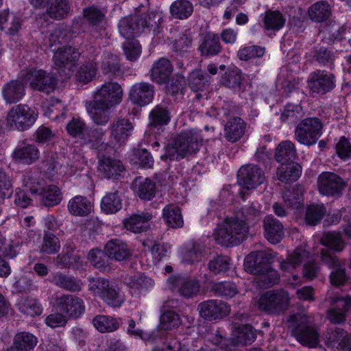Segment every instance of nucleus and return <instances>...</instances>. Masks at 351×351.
<instances>
[{"label":"nucleus","mask_w":351,"mask_h":351,"mask_svg":"<svg viewBox=\"0 0 351 351\" xmlns=\"http://www.w3.org/2000/svg\"><path fill=\"white\" fill-rule=\"evenodd\" d=\"M202 137L197 130H189L174 136L165 147L162 160H179L197 153L202 145Z\"/></svg>","instance_id":"f257e3e1"},{"label":"nucleus","mask_w":351,"mask_h":351,"mask_svg":"<svg viewBox=\"0 0 351 351\" xmlns=\"http://www.w3.org/2000/svg\"><path fill=\"white\" fill-rule=\"evenodd\" d=\"M249 234V226L234 215L226 217L215 230L213 237L216 242L223 246L237 245L243 242Z\"/></svg>","instance_id":"f03ea898"},{"label":"nucleus","mask_w":351,"mask_h":351,"mask_svg":"<svg viewBox=\"0 0 351 351\" xmlns=\"http://www.w3.org/2000/svg\"><path fill=\"white\" fill-rule=\"evenodd\" d=\"M38 114L34 108L26 104L16 105L8 112L6 125L12 130L24 131L35 123Z\"/></svg>","instance_id":"7ed1b4c3"},{"label":"nucleus","mask_w":351,"mask_h":351,"mask_svg":"<svg viewBox=\"0 0 351 351\" xmlns=\"http://www.w3.org/2000/svg\"><path fill=\"white\" fill-rule=\"evenodd\" d=\"M323 123L317 117H310L298 124L295 138L302 145L311 146L316 143L322 135Z\"/></svg>","instance_id":"20e7f679"},{"label":"nucleus","mask_w":351,"mask_h":351,"mask_svg":"<svg viewBox=\"0 0 351 351\" xmlns=\"http://www.w3.org/2000/svg\"><path fill=\"white\" fill-rule=\"evenodd\" d=\"M289 322L298 324L293 332L299 342L311 348L318 344L319 333L314 326L309 325L311 321L308 317L302 314H295L290 317Z\"/></svg>","instance_id":"39448f33"},{"label":"nucleus","mask_w":351,"mask_h":351,"mask_svg":"<svg viewBox=\"0 0 351 351\" xmlns=\"http://www.w3.org/2000/svg\"><path fill=\"white\" fill-rule=\"evenodd\" d=\"M20 77L25 83H29L31 88L49 93L53 90L56 84V80L50 73L43 69H32L27 71H23Z\"/></svg>","instance_id":"423d86ee"},{"label":"nucleus","mask_w":351,"mask_h":351,"mask_svg":"<svg viewBox=\"0 0 351 351\" xmlns=\"http://www.w3.org/2000/svg\"><path fill=\"white\" fill-rule=\"evenodd\" d=\"M123 96V90L119 84L108 82L96 90L92 101L99 105L113 108L121 102Z\"/></svg>","instance_id":"0eeeda50"},{"label":"nucleus","mask_w":351,"mask_h":351,"mask_svg":"<svg viewBox=\"0 0 351 351\" xmlns=\"http://www.w3.org/2000/svg\"><path fill=\"white\" fill-rule=\"evenodd\" d=\"M289 296L285 291H269L259 298L257 305L261 311L270 313H280L287 309Z\"/></svg>","instance_id":"6e6552de"},{"label":"nucleus","mask_w":351,"mask_h":351,"mask_svg":"<svg viewBox=\"0 0 351 351\" xmlns=\"http://www.w3.org/2000/svg\"><path fill=\"white\" fill-rule=\"evenodd\" d=\"M169 289L178 293L185 298L197 295L200 291V284L196 278L182 275H173L167 280Z\"/></svg>","instance_id":"1a4fd4ad"},{"label":"nucleus","mask_w":351,"mask_h":351,"mask_svg":"<svg viewBox=\"0 0 351 351\" xmlns=\"http://www.w3.org/2000/svg\"><path fill=\"white\" fill-rule=\"evenodd\" d=\"M307 86L312 93L324 95L335 88V75L325 70H317L310 74Z\"/></svg>","instance_id":"9d476101"},{"label":"nucleus","mask_w":351,"mask_h":351,"mask_svg":"<svg viewBox=\"0 0 351 351\" xmlns=\"http://www.w3.org/2000/svg\"><path fill=\"white\" fill-rule=\"evenodd\" d=\"M80 56V53L74 47L64 46L58 47L54 51L53 60L56 66L65 72V77H69Z\"/></svg>","instance_id":"9b49d317"},{"label":"nucleus","mask_w":351,"mask_h":351,"mask_svg":"<svg viewBox=\"0 0 351 351\" xmlns=\"http://www.w3.org/2000/svg\"><path fill=\"white\" fill-rule=\"evenodd\" d=\"M55 306L60 311L72 318L80 317L85 311L83 300L73 295L63 294L57 297Z\"/></svg>","instance_id":"f8f14e48"},{"label":"nucleus","mask_w":351,"mask_h":351,"mask_svg":"<svg viewBox=\"0 0 351 351\" xmlns=\"http://www.w3.org/2000/svg\"><path fill=\"white\" fill-rule=\"evenodd\" d=\"M197 311L201 317L212 321L227 316L230 313V307L221 300H208L199 303Z\"/></svg>","instance_id":"ddd939ff"},{"label":"nucleus","mask_w":351,"mask_h":351,"mask_svg":"<svg viewBox=\"0 0 351 351\" xmlns=\"http://www.w3.org/2000/svg\"><path fill=\"white\" fill-rule=\"evenodd\" d=\"M346 186V182L332 172H323L318 177V189L324 195L338 196Z\"/></svg>","instance_id":"4468645a"},{"label":"nucleus","mask_w":351,"mask_h":351,"mask_svg":"<svg viewBox=\"0 0 351 351\" xmlns=\"http://www.w3.org/2000/svg\"><path fill=\"white\" fill-rule=\"evenodd\" d=\"M321 258L324 263L332 269L330 276L331 283L336 286L344 285L348 280L344 268L345 263L324 250L321 251Z\"/></svg>","instance_id":"2eb2a0df"},{"label":"nucleus","mask_w":351,"mask_h":351,"mask_svg":"<svg viewBox=\"0 0 351 351\" xmlns=\"http://www.w3.org/2000/svg\"><path fill=\"white\" fill-rule=\"evenodd\" d=\"M237 176L239 184L247 190L256 188L265 180L263 171L254 165L241 167L238 171Z\"/></svg>","instance_id":"dca6fc26"},{"label":"nucleus","mask_w":351,"mask_h":351,"mask_svg":"<svg viewBox=\"0 0 351 351\" xmlns=\"http://www.w3.org/2000/svg\"><path fill=\"white\" fill-rule=\"evenodd\" d=\"M133 130V125L128 119H119L110 125V142L112 144H125Z\"/></svg>","instance_id":"f3484780"},{"label":"nucleus","mask_w":351,"mask_h":351,"mask_svg":"<svg viewBox=\"0 0 351 351\" xmlns=\"http://www.w3.org/2000/svg\"><path fill=\"white\" fill-rule=\"evenodd\" d=\"M143 19L139 15H131L121 19L119 24L120 34L126 40L140 35L145 29Z\"/></svg>","instance_id":"a211bd4d"},{"label":"nucleus","mask_w":351,"mask_h":351,"mask_svg":"<svg viewBox=\"0 0 351 351\" xmlns=\"http://www.w3.org/2000/svg\"><path fill=\"white\" fill-rule=\"evenodd\" d=\"M154 86L147 82H139L134 84L129 93L132 104L141 106L149 104L154 99Z\"/></svg>","instance_id":"6ab92c4d"},{"label":"nucleus","mask_w":351,"mask_h":351,"mask_svg":"<svg viewBox=\"0 0 351 351\" xmlns=\"http://www.w3.org/2000/svg\"><path fill=\"white\" fill-rule=\"evenodd\" d=\"M25 83L19 77L5 83L2 88V96L7 104H12L20 101L25 95Z\"/></svg>","instance_id":"aec40b11"},{"label":"nucleus","mask_w":351,"mask_h":351,"mask_svg":"<svg viewBox=\"0 0 351 351\" xmlns=\"http://www.w3.org/2000/svg\"><path fill=\"white\" fill-rule=\"evenodd\" d=\"M269 266L267 254L263 251L250 253L245 258L244 267L246 271L257 275Z\"/></svg>","instance_id":"412c9836"},{"label":"nucleus","mask_w":351,"mask_h":351,"mask_svg":"<svg viewBox=\"0 0 351 351\" xmlns=\"http://www.w3.org/2000/svg\"><path fill=\"white\" fill-rule=\"evenodd\" d=\"M205 247L199 242L191 241L180 249V257L183 263L193 264L199 262L204 256Z\"/></svg>","instance_id":"4be33fe9"},{"label":"nucleus","mask_w":351,"mask_h":351,"mask_svg":"<svg viewBox=\"0 0 351 351\" xmlns=\"http://www.w3.org/2000/svg\"><path fill=\"white\" fill-rule=\"evenodd\" d=\"M84 15L91 25V34L95 38L102 36L105 34V28L101 23L104 19V13L98 8L92 6L84 10Z\"/></svg>","instance_id":"5701e85b"},{"label":"nucleus","mask_w":351,"mask_h":351,"mask_svg":"<svg viewBox=\"0 0 351 351\" xmlns=\"http://www.w3.org/2000/svg\"><path fill=\"white\" fill-rule=\"evenodd\" d=\"M173 72V66L167 58H162L156 61L151 69V79L158 84H165L169 80Z\"/></svg>","instance_id":"b1692460"},{"label":"nucleus","mask_w":351,"mask_h":351,"mask_svg":"<svg viewBox=\"0 0 351 351\" xmlns=\"http://www.w3.org/2000/svg\"><path fill=\"white\" fill-rule=\"evenodd\" d=\"M104 251L109 258L117 261H125L131 256L127 244L119 239L109 241L105 245Z\"/></svg>","instance_id":"393cba45"},{"label":"nucleus","mask_w":351,"mask_h":351,"mask_svg":"<svg viewBox=\"0 0 351 351\" xmlns=\"http://www.w3.org/2000/svg\"><path fill=\"white\" fill-rule=\"evenodd\" d=\"M40 156L38 149L34 145L23 142L13 152V157L20 162L30 165L36 162Z\"/></svg>","instance_id":"a878e982"},{"label":"nucleus","mask_w":351,"mask_h":351,"mask_svg":"<svg viewBox=\"0 0 351 351\" xmlns=\"http://www.w3.org/2000/svg\"><path fill=\"white\" fill-rule=\"evenodd\" d=\"M263 223L267 239L273 244L279 243L284 234L282 224L271 215L265 217Z\"/></svg>","instance_id":"bb28decb"},{"label":"nucleus","mask_w":351,"mask_h":351,"mask_svg":"<svg viewBox=\"0 0 351 351\" xmlns=\"http://www.w3.org/2000/svg\"><path fill=\"white\" fill-rule=\"evenodd\" d=\"M97 170L102 177L110 178L120 175L124 170V167L120 160L110 157H104L99 159Z\"/></svg>","instance_id":"cd10ccee"},{"label":"nucleus","mask_w":351,"mask_h":351,"mask_svg":"<svg viewBox=\"0 0 351 351\" xmlns=\"http://www.w3.org/2000/svg\"><path fill=\"white\" fill-rule=\"evenodd\" d=\"M152 215L149 213L134 214L125 219L123 225L125 229L134 232L140 233L145 231L149 228V221L152 219Z\"/></svg>","instance_id":"c85d7f7f"},{"label":"nucleus","mask_w":351,"mask_h":351,"mask_svg":"<svg viewBox=\"0 0 351 351\" xmlns=\"http://www.w3.org/2000/svg\"><path fill=\"white\" fill-rule=\"evenodd\" d=\"M302 168L293 162L281 163L277 169V177L284 182H295L300 176Z\"/></svg>","instance_id":"c756f323"},{"label":"nucleus","mask_w":351,"mask_h":351,"mask_svg":"<svg viewBox=\"0 0 351 351\" xmlns=\"http://www.w3.org/2000/svg\"><path fill=\"white\" fill-rule=\"evenodd\" d=\"M125 282L130 287L132 295H138L150 288L154 282L143 274H136L126 276Z\"/></svg>","instance_id":"7c9ffc66"},{"label":"nucleus","mask_w":351,"mask_h":351,"mask_svg":"<svg viewBox=\"0 0 351 351\" xmlns=\"http://www.w3.org/2000/svg\"><path fill=\"white\" fill-rule=\"evenodd\" d=\"M69 213L75 216H87L92 210L90 202L84 196L76 195L68 202Z\"/></svg>","instance_id":"2f4dec72"},{"label":"nucleus","mask_w":351,"mask_h":351,"mask_svg":"<svg viewBox=\"0 0 351 351\" xmlns=\"http://www.w3.org/2000/svg\"><path fill=\"white\" fill-rule=\"evenodd\" d=\"M245 123L239 117H234L227 122L225 125V137L230 142H236L244 134Z\"/></svg>","instance_id":"473e14b6"},{"label":"nucleus","mask_w":351,"mask_h":351,"mask_svg":"<svg viewBox=\"0 0 351 351\" xmlns=\"http://www.w3.org/2000/svg\"><path fill=\"white\" fill-rule=\"evenodd\" d=\"M40 197L42 204L45 206H54L62 200V193L56 185L50 184L43 186L38 194Z\"/></svg>","instance_id":"72a5a7b5"},{"label":"nucleus","mask_w":351,"mask_h":351,"mask_svg":"<svg viewBox=\"0 0 351 351\" xmlns=\"http://www.w3.org/2000/svg\"><path fill=\"white\" fill-rule=\"evenodd\" d=\"M51 282L57 287L69 291H79L82 289L80 282L73 276L62 272L52 274Z\"/></svg>","instance_id":"f704fd0d"},{"label":"nucleus","mask_w":351,"mask_h":351,"mask_svg":"<svg viewBox=\"0 0 351 351\" xmlns=\"http://www.w3.org/2000/svg\"><path fill=\"white\" fill-rule=\"evenodd\" d=\"M171 119L170 112L162 104L156 106L149 112V125L154 128H160L169 123Z\"/></svg>","instance_id":"c9c22d12"},{"label":"nucleus","mask_w":351,"mask_h":351,"mask_svg":"<svg viewBox=\"0 0 351 351\" xmlns=\"http://www.w3.org/2000/svg\"><path fill=\"white\" fill-rule=\"evenodd\" d=\"M71 8L67 0H53L48 6L46 14L51 18L61 20L70 14Z\"/></svg>","instance_id":"e433bc0d"},{"label":"nucleus","mask_w":351,"mask_h":351,"mask_svg":"<svg viewBox=\"0 0 351 351\" xmlns=\"http://www.w3.org/2000/svg\"><path fill=\"white\" fill-rule=\"evenodd\" d=\"M337 308L328 312V318L335 324H339L345 320V311L351 308V298L349 297L338 298L335 301Z\"/></svg>","instance_id":"4c0bfd02"},{"label":"nucleus","mask_w":351,"mask_h":351,"mask_svg":"<svg viewBox=\"0 0 351 351\" xmlns=\"http://www.w3.org/2000/svg\"><path fill=\"white\" fill-rule=\"evenodd\" d=\"M203 56H215L221 51V46L218 37L212 34H206L198 48Z\"/></svg>","instance_id":"58836bf2"},{"label":"nucleus","mask_w":351,"mask_h":351,"mask_svg":"<svg viewBox=\"0 0 351 351\" xmlns=\"http://www.w3.org/2000/svg\"><path fill=\"white\" fill-rule=\"evenodd\" d=\"M17 306L22 313L31 317L40 315L43 312V306L40 302L32 297L21 298Z\"/></svg>","instance_id":"ea45409f"},{"label":"nucleus","mask_w":351,"mask_h":351,"mask_svg":"<svg viewBox=\"0 0 351 351\" xmlns=\"http://www.w3.org/2000/svg\"><path fill=\"white\" fill-rule=\"evenodd\" d=\"M295 156V146L290 141H282L276 147L275 157L280 163L293 162Z\"/></svg>","instance_id":"a19ab883"},{"label":"nucleus","mask_w":351,"mask_h":351,"mask_svg":"<svg viewBox=\"0 0 351 351\" xmlns=\"http://www.w3.org/2000/svg\"><path fill=\"white\" fill-rule=\"evenodd\" d=\"M94 327L100 332H112L119 328L118 320L111 316L99 315L92 321Z\"/></svg>","instance_id":"79ce46f5"},{"label":"nucleus","mask_w":351,"mask_h":351,"mask_svg":"<svg viewBox=\"0 0 351 351\" xmlns=\"http://www.w3.org/2000/svg\"><path fill=\"white\" fill-rule=\"evenodd\" d=\"M135 192L138 196L145 200L152 199L156 193L155 184L148 178H138L134 181Z\"/></svg>","instance_id":"37998d69"},{"label":"nucleus","mask_w":351,"mask_h":351,"mask_svg":"<svg viewBox=\"0 0 351 351\" xmlns=\"http://www.w3.org/2000/svg\"><path fill=\"white\" fill-rule=\"evenodd\" d=\"M111 108V107L99 105L97 103L92 101L89 114L93 121L98 125H106L110 119V110Z\"/></svg>","instance_id":"c03bdc74"},{"label":"nucleus","mask_w":351,"mask_h":351,"mask_svg":"<svg viewBox=\"0 0 351 351\" xmlns=\"http://www.w3.org/2000/svg\"><path fill=\"white\" fill-rule=\"evenodd\" d=\"M308 15L312 21L322 22L331 15V8L327 1H318L309 8Z\"/></svg>","instance_id":"a18cd8bd"},{"label":"nucleus","mask_w":351,"mask_h":351,"mask_svg":"<svg viewBox=\"0 0 351 351\" xmlns=\"http://www.w3.org/2000/svg\"><path fill=\"white\" fill-rule=\"evenodd\" d=\"M307 257H308V252L302 247H298L287 260L280 262V269L285 271L291 272Z\"/></svg>","instance_id":"49530a36"},{"label":"nucleus","mask_w":351,"mask_h":351,"mask_svg":"<svg viewBox=\"0 0 351 351\" xmlns=\"http://www.w3.org/2000/svg\"><path fill=\"white\" fill-rule=\"evenodd\" d=\"M193 12V4L188 0H176L170 6L171 16L177 19H186Z\"/></svg>","instance_id":"de8ad7c7"},{"label":"nucleus","mask_w":351,"mask_h":351,"mask_svg":"<svg viewBox=\"0 0 351 351\" xmlns=\"http://www.w3.org/2000/svg\"><path fill=\"white\" fill-rule=\"evenodd\" d=\"M122 207V201L117 191L107 193L101 199V208L106 214H114Z\"/></svg>","instance_id":"09e8293b"},{"label":"nucleus","mask_w":351,"mask_h":351,"mask_svg":"<svg viewBox=\"0 0 351 351\" xmlns=\"http://www.w3.org/2000/svg\"><path fill=\"white\" fill-rule=\"evenodd\" d=\"M102 73L109 76H115L119 72L120 64L117 56L110 52H105L102 56L101 63Z\"/></svg>","instance_id":"8fccbe9b"},{"label":"nucleus","mask_w":351,"mask_h":351,"mask_svg":"<svg viewBox=\"0 0 351 351\" xmlns=\"http://www.w3.org/2000/svg\"><path fill=\"white\" fill-rule=\"evenodd\" d=\"M209 340L213 345L224 351H236L239 347L232 333L230 338H226L219 330H216L212 334Z\"/></svg>","instance_id":"3c124183"},{"label":"nucleus","mask_w":351,"mask_h":351,"mask_svg":"<svg viewBox=\"0 0 351 351\" xmlns=\"http://www.w3.org/2000/svg\"><path fill=\"white\" fill-rule=\"evenodd\" d=\"M321 243L335 252H341L345 247V242L339 232H328L324 234Z\"/></svg>","instance_id":"603ef678"},{"label":"nucleus","mask_w":351,"mask_h":351,"mask_svg":"<svg viewBox=\"0 0 351 351\" xmlns=\"http://www.w3.org/2000/svg\"><path fill=\"white\" fill-rule=\"evenodd\" d=\"M263 21L265 29L278 31L284 26L285 19L279 11L268 10L265 12Z\"/></svg>","instance_id":"864d4df0"},{"label":"nucleus","mask_w":351,"mask_h":351,"mask_svg":"<svg viewBox=\"0 0 351 351\" xmlns=\"http://www.w3.org/2000/svg\"><path fill=\"white\" fill-rule=\"evenodd\" d=\"M41 172L31 171L23 176V185L32 193L38 195L43 188V180L40 179Z\"/></svg>","instance_id":"5fc2aeb1"},{"label":"nucleus","mask_w":351,"mask_h":351,"mask_svg":"<svg viewBox=\"0 0 351 351\" xmlns=\"http://www.w3.org/2000/svg\"><path fill=\"white\" fill-rule=\"evenodd\" d=\"M162 216L168 226L172 228H180L183 225L180 209L176 206H166L163 209Z\"/></svg>","instance_id":"6e6d98bb"},{"label":"nucleus","mask_w":351,"mask_h":351,"mask_svg":"<svg viewBox=\"0 0 351 351\" xmlns=\"http://www.w3.org/2000/svg\"><path fill=\"white\" fill-rule=\"evenodd\" d=\"M232 332L239 346L252 343L256 337L254 331L249 325L234 327Z\"/></svg>","instance_id":"4d7b16f0"},{"label":"nucleus","mask_w":351,"mask_h":351,"mask_svg":"<svg viewBox=\"0 0 351 351\" xmlns=\"http://www.w3.org/2000/svg\"><path fill=\"white\" fill-rule=\"evenodd\" d=\"M60 242L59 239L53 233H45L39 247L40 252L44 254H54L59 252Z\"/></svg>","instance_id":"13d9d810"},{"label":"nucleus","mask_w":351,"mask_h":351,"mask_svg":"<svg viewBox=\"0 0 351 351\" xmlns=\"http://www.w3.org/2000/svg\"><path fill=\"white\" fill-rule=\"evenodd\" d=\"M37 342V338L34 335L22 332L14 336L13 345L22 351H29L36 346Z\"/></svg>","instance_id":"bf43d9fd"},{"label":"nucleus","mask_w":351,"mask_h":351,"mask_svg":"<svg viewBox=\"0 0 351 351\" xmlns=\"http://www.w3.org/2000/svg\"><path fill=\"white\" fill-rule=\"evenodd\" d=\"M244 80L240 70L233 69L226 71L221 77V83L223 86L233 88L240 89Z\"/></svg>","instance_id":"052dcab7"},{"label":"nucleus","mask_w":351,"mask_h":351,"mask_svg":"<svg viewBox=\"0 0 351 351\" xmlns=\"http://www.w3.org/2000/svg\"><path fill=\"white\" fill-rule=\"evenodd\" d=\"M326 213V208L323 204L309 205L306 208L305 221L308 225L315 226L323 218Z\"/></svg>","instance_id":"680f3d73"},{"label":"nucleus","mask_w":351,"mask_h":351,"mask_svg":"<svg viewBox=\"0 0 351 351\" xmlns=\"http://www.w3.org/2000/svg\"><path fill=\"white\" fill-rule=\"evenodd\" d=\"M256 276V283L261 288H267L276 284L279 280V275L276 270H274L269 266L267 269L263 270V272Z\"/></svg>","instance_id":"e2e57ef3"},{"label":"nucleus","mask_w":351,"mask_h":351,"mask_svg":"<svg viewBox=\"0 0 351 351\" xmlns=\"http://www.w3.org/2000/svg\"><path fill=\"white\" fill-rule=\"evenodd\" d=\"M97 71L96 62L91 61L80 66L76 73L77 80L86 84L91 82L96 76Z\"/></svg>","instance_id":"0e129e2a"},{"label":"nucleus","mask_w":351,"mask_h":351,"mask_svg":"<svg viewBox=\"0 0 351 351\" xmlns=\"http://www.w3.org/2000/svg\"><path fill=\"white\" fill-rule=\"evenodd\" d=\"M344 32V29L340 25L335 23H330L324 27L322 32L323 41L327 44H332L335 40H341Z\"/></svg>","instance_id":"69168bd1"},{"label":"nucleus","mask_w":351,"mask_h":351,"mask_svg":"<svg viewBox=\"0 0 351 351\" xmlns=\"http://www.w3.org/2000/svg\"><path fill=\"white\" fill-rule=\"evenodd\" d=\"M181 324L180 315L174 311H168L161 315L159 328L163 330H170Z\"/></svg>","instance_id":"338daca9"},{"label":"nucleus","mask_w":351,"mask_h":351,"mask_svg":"<svg viewBox=\"0 0 351 351\" xmlns=\"http://www.w3.org/2000/svg\"><path fill=\"white\" fill-rule=\"evenodd\" d=\"M235 215H239L240 217L242 218L249 226L250 224L256 223L261 218L260 210L254 204L245 205Z\"/></svg>","instance_id":"774afa93"}]
</instances>
